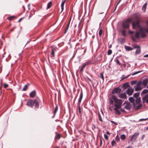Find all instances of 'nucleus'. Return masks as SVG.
<instances>
[{"instance_id": "1", "label": "nucleus", "mask_w": 148, "mask_h": 148, "mask_svg": "<svg viewBox=\"0 0 148 148\" xmlns=\"http://www.w3.org/2000/svg\"><path fill=\"white\" fill-rule=\"evenodd\" d=\"M132 16L136 20V22H133L132 23V27L133 29H137L138 28L139 29V31L136 32L135 34V37L136 38H139L140 35L141 36L144 38L146 36L145 32L148 33V20L146 21L147 27L146 28L141 27L140 24V17L139 15L137 13L132 15Z\"/></svg>"}, {"instance_id": "2", "label": "nucleus", "mask_w": 148, "mask_h": 148, "mask_svg": "<svg viewBox=\"0 0 148 148\" xmlns=\"http://www.w3.org/2000/svg\"><path fill=\"white\" fill-rule=\"evenodd\" d=\"M109 103L110 104L113 105L114 102V106L118 108H121L123 103L122 100L119 99L115 95H112L111 98L109 99Z\"/></svg>"}, {"instance_id": "3", "label": "nucleus", "mask_w": 148, "mask_h": 148, "mask_svg": "<svg viewBox=\"0 0 148 148\" xmlns=\"http://www.w3.org/2000/svg\"><path fill=\"white\" fill-rule=\"evenodd\" d=\"M135 22L133 21L131 18H129L126 19L122 24V27L125 29H128L130 27V23Z\"/></svg>"}, {"instance_id": "4", "label": "nucleus", "mask_w": 148, "mask_h": 148, "mask_svg": "<svg viewBox=\"0 0 148 148\" xmlns=\"http://www.w3.org/2000/svg\"><path fill=\"white\" fill-rule=\"evenodd\" d=\"M27 105L31 107H32L35 106V108H36L37 106V99H35L34 100L29 99L27 102Z\"/></svg>"}, {"instance_id": "5", "label": "nucleus", "mask_w": 148, "mask_h": 148, "mask_svg": "<svg viewBox=\"0 0 148 148\" xmlns=\"http://www.w3.org/2000/svg\"><path fill=\"white\" fill-rule=\"evenodd\" d=\"M136 86L135 88L136 91H138L141 90L143 88H144L142 84L141 81L138 82L136 84Z\"/></svg>"}, {"instance_id": "6", "label": "nucleus", "mask_w": 148, "mask_h": 148, "mask_svg": "<svg viewBox=\"0 0 148 148\" xmlns=\"http://www.w3.org/2000/svg\"><path fill=\"white\" fill-rule=\"evenodd\" d=\"M123 106H124V108L127 110H130L132 107L131 103L128 101H125L123 104Z\"/></svg>"}, {"instance_id": "7", "label": "nucleus", "mask_w": 148, "mask_h": 148, "mask_svg": "<svg viewBox=\"0 0 148 148\" xmlns=\"http://www.w3.org/2000/svg\"><path fill=\"white\" fill-rule=\"evenodd\" d=\"M142 101L143 103H148V94L143 96Z\"/></svg>"}, {"instance_id": "8", "label": "nucleus", "mask_w": 148, "mask_h": 148, "mask_svg": "<svg viewBox=\"0 0 148 148\" xmlns=\"http://www.w3.org/2000/svg\"><path fill=\"white\" fill-rule=\"evenodd\" d=\"M134 89L132 88H128L126 91V93L129 95H131L134 92Z\"/></svg>"}, {"instance_id": "9", "label": "nucleus", "mask_w": 148, "mask_h": 148, "mask_svg": "<svg viewBox=\"0 0 148 148\" xmlns=\"http://www.w3.org/2000/svg\"><path fill=\"white\" fill-rule=\"evenodd\" d=\"M121 89L119 88H115L113 90L112 93L113 94H119L121 92Z\"/></svg>"}, {"instance_id": "10", "label": "nucleus", "mask_w": 148, "mask_h": 148, "mask_svg": "<svg viewBox=\"0 0 148 148\" xmlns=\"http://www.w3.org/2000/svg\"><path fill=\"white\" fill-rule=\"evenodd\" d=\"M139 133L138 132L134 133L131 137L130 140L133 141H135L136 140L137 137L139 135Z\"/></svg>"}, {"instance_id": "11", "label": "nucleus", "mask_w": 148, "mask_h": 148, "mask_svg": "<svg viewBox=\"0 0 148 148\" xmlns=\"http://www.w3.org/2000/svg\"><path fill=\"white\" fill-rule=\"evenodd\" d=\"M134 108L136 109V110H138L140 109L142 106V105L141 104H133Z\"/></svg>"}, {"instance_id": "12", "label": "nucleus", "mask_w": 148, "mask_h": 148, "mask_svg": "<svg viewBox=\"0 0 148 148\" xmlns=\"http://www.w3.org/2000/svg\"><path fill=\"white\" fill-rule=\"evenodd\" d=\"M141 83L144 87H145L148 83V79L147 78L144 79Z\"/></svg>"}, {"instance_id": "13", "label": "nucleus", "mask_w": 148, "mask_h": 148, "mask_svg": "<svg viewBox=\"0 0 148 148\" xmlns=\"http://www.w3.org/2000/svg\"><path fill=\"white\" fill-rule=\"evenodd\" d=\"M43 101L42 99L40 100L38 98V108H41L42 106Z\"/></svg>"}, {"instance_id": "14", "label": "nucleus", "mask_w": 148, "mask_h": 148, "mask_svg": "<svg viewBox=\"0 0 148 148\" xmlns=\"http://www.w3.org/2000/svg\"><path fill=\"white\" fill-rule=\"evenodd\" d=\"M119 97L125 99H127L126 95L125 93H122L119 94Z\"/></svg>"}, {"instance_id": "15", "label": "nucleus", "mask_w": 148, "mask_h": 148, "mask_svg": "<svg viewBox=\"0 0 148 148\" xmlns=\"http://www.w3.org/2000/svg\"><path fill=\"white\" fill-rule=\"evenodd\" d=\"M36 91L35 90L31 92L29 94V97L30 98H34L36 95Z\"/></svg>"}, {"instance_id": "16", "label": "nucleus", "mask_w": 148, "mask_h": 148, "mask_svg": "<svg viewBox=\"0 0 148 148\" xmlns=\"http://www.w3.org/2000/svg\"><path fill=\"white\" fill-rule=\"evenodd\" d=\"M83 98V93L82 91H81L80 95V97L78 101V105H79V104H80L81 102V101L82 100Z\"/></svg>"}, {"instance_id": "17", "label": "nucleus", "mask_w": 148, "mask_h": 148, "mask_svg": "<svg viewBox=\"0 0 148 148\" xmlns=\"http://www.w3.org/2000/svg\"><path fill=\"white\" fill-rule=\"evenodd\" d=\"M120 108L115 107L114 109V110L115 111L117 115H120L121 113L120 111L119 110V109Z\"/></svg>"}, {"instance_id": "18", "label": "nucleus", "mask_w": 148, "mask_h": 148, "mask_svg": "<svg viewBox=\"0 0 148 148\" xmlns=\"http://www.w3.org/2000/svg\"><path fill=\"white\" fill-rule=\"evenodd\" d=\"M148 93V90L145 89L144 90L141 92V95L142 96L143 95L147 94Z\"/></svg>"}, {"instance_id": "19", "label": "nucleus", "mask_w": 148, "mask_h": 148, "mask_svg": "<svg viewBox=\"0 0 148 148\" xmlns=\"http://www.w3.org/2000/svg\"><path fill=\"white\" fill-rule=\"evenodd\" d=\"M66 1V0H64L63 1H62L61 4V6L62 10L61 12H62L64 10V3Z\"/></svg>"}, {"instance_id": "20", "label": "nucleus", "mask_w": 148, "mask_h": 148, "mask_svg": "<svg viewBox=\"0 0 148 148\" xmlns=\"http://www.w3.org/2000/svg\"><path fill=\"white\" fill-rule=\"evenodd\" d=\"M92 63L90 61H88L83 63V64L86 66V65L92 64Z\"/></svg>"}, {"instance_id": "21", "label": "nucleus", "mask_w": 148, "mask_h": 148, "mask_svg": "<svg viewBox=\"0 0 148 148\" xmlns=\"http://www.w3.org/2000/svg\"><path fill=\"white\" fill-rule=\"evenodd\" d=\"M55 49H52L51 53V57L54 58L55 56Z\"/></svg>"}, {"instance_id": "22", "label": "nucleus", "mask_w": 148, "mask_h": 148, "mask_svg": "<svg viewBox=\"0 0 148 148\" xmlns=\"http://www.w3.org/2000/svg\"><path fill=\"white\" fill-rule=\"evenodd\" d=\"M147 6V2L145 3L143 6L142 10L145 12L146 10V7Z\"/></svg>"}, {"instance_id": "23", "label": "nucleus", "mask_w": 148, "mask_h": 148, "mask_svg": "<svg viewBox=\"0 0 148 148\" xmlns=\"http://www.w3.org/2000/svg\"><path fill=\"white\" fill-rule=\"evenodd\" d=\"M16 18V17L15 16H10L8 17L7 18V19L9 21H12L14 19Z\"/></svg>"}, {"instance_id": "24", "label": "nucleus", "mask_w": 148, "mask_h": 148, "mask_svg": "<svg viewBox=\"0 0 148 148\" xmlns=\"http://www.w3.org/2000/svg\"><path fill=\"white\" fill-rule=\"evenodd\" d=\"M29 83H27L25 85L22 90V91H26L28 88L29 86Z\"/></svg>"}, {"instance_id": "25", "label": "nucleus", "mask_w": 148, "mask_h": 148, "mask_svg": "<svg viewBox=\"0 0 148 148\" xmlns=\"http://www.w3.org/2000/svg\"><path fill=\"white\" fill-rule=\"evenodd\" d=\"M58 110V107L57 106H56V107H55V109L53 111L54 115H53V116L52 117L53 118L54 117V116H55V115L57 112V111Z\"/></svg>"}, {"instance_id": "26", "label": "nucleus", "mask_w": 148, "mask_h": 148, "mask_svg": "<svg viewBox=\"0 0 148 148\" xmlns=\"http://www.w3.org/2000/svg\"><path fill=\"white\" fill-rule=\"evenodd\" d=\"M129 101L131 103H133V104L134 103H134L135 99L133 97H130L129 98Z\"/></svg>"}, {"instance_id": "27", "label": "nucleus", "mask_w": 148, "mask_h": 148, "mask_svg": "<svg viewBox=\"0 0 148 148\" xmlns=\"http://www.w3.org/2000/svg\"><path fill=\"white\" fill-rule=\"evenodd\" d=\"M125 49L127 51L132 50L133 49V48H132L129 46H125Z\"/></svg>"}, {"instance_id": "28", "label": "nucleus", "mask_w": 148, "mask_h": 148, "mask_svg": "<svg viewBox=\"0 0 148 148\" xmlns=\"http://www.w3.org/2000/svg\"><path fill=\"white\" fill-rule=\"evenodd\" d=\"M135 100H136V104L139 103L141 101L140 98V97L136 98Z\"/></svg>"}, {"instance_id": "29", "label": "nucleus", "mask_w": 148, "mask_h": 148, "mask_svg": "<svg viewBox=\"0 0 148 148\" xmlns=\"http://www.w3.org/2000/svg\"><path fill=\"white\" fill-rule=\"evenodd\" d=\"M141 50L140 47H138L136 49L135 53L136 54H139Z\"/></svg>"}, {"instance_id": "30", "label": "nucleus", "mask_w": 148, "mask_h": 148, "mask_svg": "<svg viewBox=\"0 0 148 148\" xmlns=\"http://www.w3.org/2000/svg\"><path fill=\"white\" fill-rule=\"evenodd\" d=\"M128 84L127 83H124L123 86L124 89H126L128 86Z\"/></svg>"}, {"instance_id": "31", "label": "nucleus", "mask_w": 148, "mask_h": 148, "mask_svg": "<svg viewBox=\"0 0 148 148\" xmlns=\"http://www.w3.org/2000/svg\"><path fill=\"white\" fill-rule=\"evenodd\" d=\"M61 137V135L60 134H58L55 136V138L56 139H59Z\"/></svg>"}, {"instance_id": "32", "label": "nucleus", "mask_w": 148, "mask_h": 148, "mask_svg": "<svg viewBox=\"0 0 148 148\" xmlns=\"http://www.w3.org/2000/svg\"><path fill=\"white\" fill-rule=\"evenodd\" d=\"M139 95V93L138 92H137L134 93L133 95V97L136 99L138 98V97Z\"/></svg>"}, {"instance_id": "33", "label": "nucleus", "mask_w": 148, "mask_h": 148, "mask_svg": "<svg viewBox=\"0 0 148 148\" xmlns=\"http://www.w3.org/2000/svg\"><path fill=\"white\" fill-rule=\"evenodd\" d=\"M52 5V3L51 2H49L48 4L47 5V9H49L50 8L51 6Z\"/></svg>"}, {"instance_id": "34", "label": "nucleus", "mask_w": 148, "mask_h": 148, "mask_svg": "<svg viewBox=\"0 0 148 148\" xmlns=\"http://www.w3.org/2000/svg\"><path fill=\"white\" fill-rule=\"evenodd\" d=\"M85 67V66L83 64L82 66L81 67H80V72H82L83 71V69Z\"/></svg>"}, {"instance_id": "35", "label": "nucleus", "mask_w": 148, "mask_h": 148, "mask_svg": "<svg viewBox=\"0 0 148 148\" xmlns=\"http://www.w3.org/2000/svg\"><path fill=\"white\" fill-rule=\"evenodd\" d=\"M125 134L121 135V138L123 140H124L125 138Z\"/></svg>"}, {"instance_id": "36", "label": "nucleus", "mask_w": 148, "mask_h": 148, "mask_svg": "<svg viewBox=\"0 0 148 148\" xmlns=\"http://www.w3.org/2000/svg\"><path fill=\"white\" fill-rule=\"evenodd\" d=\"M121 33L122 35H123L124 36H125L126 35V34L125 32V30L124 29L122 30L121 31Z\"/></svg>"}, {"instance_id": "37", "label": "nucleus", "mask_w": 148, "mask_h": 148, "mask_svg": "<svg viewBox=\"0 0 148 148\" xmlns=\"http://www.w3.org/2000/svg\"><path fill=\"white\" fill-rule=\"evenodd\" d=\"M80 104H79V105H78V103L77 104V106L78 107V110H79V114L81 113V107L80 106Z\"/></svg>"}, {"instance_id": "38", "label": "nucleus", "mask_w": 148, "mask_h": 148, "mask_svg": "<svg viewBox=\"0 0 148 148\" xmlns=\"http://www.w3.org/2000/svg\"><path fill=\"white\" fill-rule=\"evenodd\" d=\"M103 32V31L101 29L99 30V35L100 36H101V35H102V34Z\"/></svg>"}, {"instance_id": "39", "label": "nucleus", "mask_w": 148, "mask_h": 148, "mask_svg": "<svg viewBox=\"0 0 148 148\" xmlns=\"http://www.w3.org/2000/svg\"><path fill=\"white\" fill-rule=\"evenodd\" d=\"M100 77L102 78L103 81L104 80V77H103V73H102L100 74Z\"/></svg>"}, {"instance_id": "40", "label": "nucleus", "mask_w": 148, "mask_h": 148, "mask_svg": "<svg viewBox=\"0 0 148 148\" xmlns=\"http://www.w3.org/2000/svg\"><path fill=\"white\" fill-rule=\"evenodd\" d=\"M98 117L99 120L101 121V122H103V121L102 120L101 117L100 115L99 114H98Z\"/></svg>"}, {"instance_id": "41", "label": "nucleus", "mask_w": 148, "mask_h": 148, "mask_svg": "<svg viewBox=\"0 0 148 148\" xmlns=\"http://www.w3.org/2000/svg\"><path fill=\"white\" fill-rule=\"evenodd\" d=\"M112 51L111 50L109 49L108 50V55H110L112 53Z\"/></svg>"}, {"instance_id": "42", "label": "nucleus", "mask_w": 148, "mask_h": 148, "mask_svg": "<svg viewBox=\"0 0 148 148\" xmlns=\"http://www.w3.org/2000/svg\"><path fill=\"white\" fill-rule=\"evenodd\" d=\"M130 75H128V76H127V77H125L124 75H123L122 76V79H126V78H127L129 77L130 76Z\"/></svg>"}, {"instance_id": "43", "label": "nucleus", "mask_w": 148, "mask_h": 148, "mask_svg": "<svg viewBox=\"0 0 148 148\" xmlns=\"http://www.w3.org/2000/svg\"><path fill=\"white\" fill-rule=\"evenodd\" d=\"M69 24H70V22L69 23V24H68V25H67V27H66V30H65V33H66V31H67L68 29V28L69 27Z\"/></svg>"}, {"instance_id": "44", "label": "nucleus", "mask_w": 148, "mask_h": 148, "mask_svg": "<svg viewBox=\"0 0 148 148\" xmlns=\"http://www.w3.org/2000/svg\"><path fill=\"white\" fill-rule=\"evenodd\" d=\"M3 87L4 88H6L8 87V84L6 83H5L4 84Z\"/></svg>"}, {"instance_id": "45", "label": "nucleus", "mask_w": 148, "mask_h": 148, "mask_svg": "<svg viewBox=\"0 0 148 148\" xmlns=\"http://www.w3.org/2000/svg\"><path fill=\"white\" fill-rule=\"evenodd\" d=\"M148 119V118H146V119H140L139 120V121H146Z\"/></svg>"}, {"instance_id": "46", "label": "nucleus", "mask_w": 148, "mask_h": 148, "mask_svg": "<svg viewBox=\"0 0 148 148\" xmlns=\"http://www.w3.org/2000/svg\"><path fill=\"white\" fill-rule=\"evenodd\" d=\"M112 145L113 146L116 144V142L114 140H113L111 143Z\"/></svg>"}, {"instance_id": "47", "label": "nucleus", "mask_w": 148, "mask_h": 148, "mask_svg": "<svg viewBox=\"0 0 148 148\" xmlns=\"http://www.w3.org/2000/svg\"><path fill=\"white\" fill-rule=\"evenodd\" d=\"M134 48V49H137L138 47H140L139 46H138L136 45H135L133 46Z\"/></svg>"}, {"instance_id": "48", "label": "nucleus", "mask_w": 148, "mask_h": 148, "mask_svg": "<svg viewBox=\"0 0 148 148\" xmlns=\"http://www.w3.org/2000/svg\"><path fill=\"white\" fill-rule=\"evenodd\" d=\"M136 83V81H133L131 82V83L132 85H134Z\"/></svg>"}, {"instance_id": "49", "label": "nucleus", "mask_w": 148, "mask_h": 148, "mask_svg": "<svg viewBox=\"0 0 148 148\" xmlns=\"http://www.w3.org/2000/svg\"><path fill=\"white\" fill-rule=\"evenodd\" d=\"M104 137L106 140H108V136L106 134L104 135Z\"/></svg>"}, {"instance_id": "50", "label": "nucleus", "mask_w": 148, "mask_h": 148, "mask_svg": "<svg viewBox=\"0 0 148 148\" xmlns=\"http://www.w3.org/2000/svg\"><path fill=\"white\" fill-rule=\"evenodd\" d=\"M116 140H117L118 142L119 140V138L118 137V135H117L115 138Z\"/></svg>"}, {"instance_id": "51", "label": "nucleus", "mask_w": 148, "mask_h": 148, "mask_svg": "<svg viewBox=\"0 0 148 148\" xmlns=\"http://www.w3.org/2000/svg\"><path fill=\"white\" fill-rule=\"evenodd\" d=\"M113 124H114L116 125H117V123L114 122V121H110Z\"/></svg>"}, {"instance_id": "52", "label": "nucleus", "mask_w": 148, "mask_h": 148, "mask_svg": "<svg viewBox=\"0 0 148 148\" xmlns=\"http://www.w3.org/2000/svg\"><path fill=\"white\" fill-rule=\"evenodd\" d=\"M117 64L120 65V63L119 60L118 59H116V60Z\"/></svg>"}, {"instance_id": "53", "label": "nucleus", "mask_w": 148, "mask_h": 148, "mask_svg": "<svg viewBox=\"0 0 148 148\" xmlns=\"http://www.w3.org/2000/svg\"><path fill=\"white\" fill-rule=\"evenodd\" d=\"M134 32L133 31H132L130 30L129 31V33L130 34H132L133 33H134Z\"/></svg>"}, {"instance_id": "54", "label": "nucleus", "mask_w": 148, "mask_h": 148, "mask_svg": "<svg viewBox=\"0 0 148 148\" xmlns=\"http://www.w3.org/2000/svg\"><path fill=\"white\" fill-rule=\"evenodd\" d=\"M137 74V72H134V73L131 74V75H135V74Z\"/></svg>"}, {"instance_id": "55", "label": "nucleus", "mask_w": 148, "mask_h": 148, "mask_svg": "<svg viewBox=\"0 0 148 148\" xmlns=\"http://www.w3.org/2000/svg\"><path fill=\"white\" fill-rule=\"evenodd\" d=\"M15 28V27H14L13 28H12V29H11V30H10V32H12L13 31V30H14V29Z\"/></svg>"}, {"instance_id": "56", "label": "nucleus", "mask_w": 148, "mask_h": 148, "mask_svg": "<svg viewBox=\"0 0 148 148\" xmlns=\"http://www.w3.org/2000/svg\"><path fill=\"white\" fill-rule=\"evenodd\" d=\"M122 42H121V43L124 42H125V40L124 39L122 38Z\"/></svg>"}, {"instance_id": "57", "label": "nucleus", "mask_w": 148, "mask_h": 148, "mask_svg": "<svg viewBox=\"0 0 148 148\" xmlns=\"http://www.w3.org/2000/svg\"><path fill=\"white\" fill-rule=\"evenodd\" d=\"M23 18H20L18 21V22H20V21H21L23 19Z\"/></svg>"}, {"instance_id": "58", "label": "nucleus", "mask_w": 148, "mask_h": 148, "mask_svg": "<svg viewBox=\"0 0 148 148\" xmlns=\"http://www.w3.org/2000/svg\"><path fill=\"white\" fill-rule=\"evenodd\" d=\"M144 57L145 58L148 57V54L145 55V56H144Z\"/></svg>"}, {"instance_id": "59", "label": "nucleus", "mask_w": 148, "mask_h": 148, "mask_svg": "<svg viewBox=\"0 0 148 148\" xmlns=\"http://www.w3.org/2000/svg\"><path fill=\"white\" fill-rule=\"evenodd\" d=\"M100 145L101 146L102 144V140L101 139H100Z\"/></svg>"}, {"instance_id": "60", "label": "nucleus", "mask_w": 148, "mask_h": 148, "mask_svg": "<svg viewBox=\"0 0 148 148\" xmlns=\"http://www.w3.org/2000/svg\"><path fill=\"white\" fill-rule=\"evenodd\" d=\"M132 40L133 41H134V40H135V38L134 37H133L132 38Z\"/></svg>"}, {"instance_id": "61", "label": "nucleus", "mask_w": 148, "mask_h": 148, "mask_svg": "<svg viewBox=\"0 0 148 148\" xmlns=\"http://www.w3.org/2000/svg\"><path fill=\"white\" fill-rule=\"evenodd\" d=\"M106 133L108 135H110V132L108 131H107L106 132Z\"/></svg>"}, {"instance_id": "62", "label": "nucleus", "mask_w": 148, "mask_h": 148, "mask_svg": "<svg viewBox=\"0 0 148 148\" xmlns=\"http://www.w3.org/2000/svg\"><path fill=\"white\" fill-rule=\"evenodd\" d=\"M31 14H32V13L34 14V10H32L31 12Z\"/></svg>"}, {"instance_id": "63", "label": "nucleus", "mask_w": 148, "mask_h": 148, "mask_svg": "<svg viewBox=\"0 0 148 148\" xmlns=\"http://www.w3.org/2000/svg\"><path fill=\"white\" fill-rule=\"evenodd\" d=\"M145 137V135H143L142 136V137H141V138H142V139H143V138L144 137Z\"/></svg>"}, {"instance_id": "64", "label": "nucleus", "mask_w": 148, "mask_h": 148, "mask_svg": "<svg viewBox=\"0 0 148 148\" xmlns=\"http://www.w3.org/2000/svg\"><path fill=\"white\" fill-rule=\"evenodd\" d=\"M125 148H132V147L131 146H129Z\"/></svg>"}]
</instances>
